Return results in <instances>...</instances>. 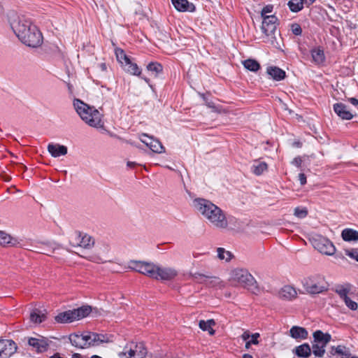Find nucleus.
<instances>
[{"mask_svg": "<svg viewBox=\"0 0 358 358\" xmlns=\"http://www.w3.org/2000/svg\"><path fill=\"white\" fill-rule=\"evenodd\" d=\"M11 29L24 45L37 48L43 43V36L37 27L24 16L12 14L9 16Z\"/></svg>", "mask_w": 358, "mask_h": 358, "instance_id": "f257e3e1", "label": "nucleus"}, {"mask_svg": "<svg viewBox=\"0 0 358 358\" xmlns=\"http://www.w3.org/2000/svg\"><path fill=\"white\" fill-rule=\"evenodd\" d=\"M193 203L196 210L203 215L209 225L217 229L228 227L227 215L220 208L203 199H196Z\"/></svg>", "mask_w": 358, "mask_h": 358, "instance_id": "f03ea898", "label": "nucleus"}, {"mask_svg": "<svg viewBox=\"0 0 358 358\" xmlns=\"http://www.w3.org/2000/svg\"><path fill=\"white\" fill-rule=\"evenodd\" d=\"M73 107L78 115L87 124L94 128H103L102 115L94 106L78 99L73 100Z\"/></svg>", "mask_w": 358, "mask_h": 358, "instance_id": "7ed1b4c3", "label": "nucleus"}, {"mask_svg": "<svg viewBox=\"0 0 358 358\" xmlns=\"http://www.w3.org/2000/svg\"><path fill=\"white\" fill-rule=\"evenodd\" d=\"M228 281L247 289L252 293H257L259 290L256 279L245 268H231L228 273Z\"/></svg>", "mask_w": 358, "mask_h": 358, "instance_id": "20e7f679", "label": "nucleus"}, {"mask_svg": "<svg viewBox=\"0 0 358 358\" xmlns=\"http://www.w3.org/2000/svg\"><path fill=\"white\" fill-rule=\"evenodd\" d=\"M110 245L105 241L99 242L94 251L83 256L84 258L96 264H106L113 262Z\"/></svg>", "mask_w": 358, "mask_h": 358, "instance_id": "39448f33", "label": "nucleus"}, {"mask_svg": "<svg viewBox=\"0 0 358 358\" xmlns=\"http://www.w3.org/2000/svg\"><path fill=\"white\" fill-rule=\"evenodd\" d=\"M276 22L277 18L273 15L264 17L261 29L266 37V41L274 48H280V37L277 31Z\"/></svg>", "mask_w": 358, "mask_h": 358, "instance_id": "423d86ee", "label": "nucleus"}, {"mask_svg": "<svg viewBox=\"0 0 358 358\" xmlns=\"http://www.w3.org/2000/svg\"><path fill=\"white\" fill-rule=\"evenodd\" d=\"M301 284L306 292L310 294H317L328 289L329 285L325 278L320 275L305 277Z\"/></svg>", "mask_w": 358, "mask_h": 358, "instance_id": "0eeeda50", "label": "nucleus"}, {"mask_svg": "<svg viewBox=\"0 0 358 358\" xmlns=\"http://www.w3.org/2000/svg\"><path fill=\"white\" fill-rule=\"evenodd\" d=\"M91 311V306H83L78 308L59 313L55 317V320L58 323H71L87 317Z\"/></svg>", "mask_w": 358, "mask_h": 358, "instance_id": "6e6552de", "label": "nucleus"}, {"mask_svg": "<svg viewBox=\"0 0 358 358\" xmlns=\"http://www.w3.org/2000/svg\"><path fill=\"white\" fill-rule=\"evenodd\" d=\"M310 241L313 246L320 252L327 255H333L335 253L336 248L334 244L327 238L315 235Z\"/></svg>", "mask_w": 358, "mask_h": 358, "instance_id": "1a4fd4ad", "label": "nucleus"}, {"mask_svg": "<svg viewBox=\"0 0 358 358\" xmlns=\"http://www.w3.org/2000/svg\"><path fill=\"white\" fill-rule=\"evenodd\" d=\"M155 267L156 264L153 263L136 260H131L128 266L129 269L152 278L154 277Z\"/></svg>", "mask_w": 358, "mask_h": 358, "instance_id": "9d476101", "label": "nucleus"}, {"mask_svg": "<svg viewBox=\"0 0 358 358\" xmlns=\"http://www.w3.org/2000/svg\"><path fill=\"white\" fill-rule=\"evenodd\" d=\"M178 275V271L176 268L170 266H159L156 264L153 278L163 281H171Z\"/></svg>", "mask_w": 358, "mask_h": 358, "instance_id": "9b49d317", "label": "nucleus"}, {"mask_svg": "<svg viewBox=\"0 0 358 358\" xmlns=\"http://www.w3.org/2000/svg\"><path fill=\"white\" fill-rule=\"evenodd\" d=\"M146 355L147 350L142 343L136 344L134 349L119 354L120 357L124 356L126 358H145Z\"/></svg>", "mask_w": 358, "mask_h": 358, "instance_id": "f8f14e48", "label": "nucleus"}, {"mask_svg": "<svg viewBox=\"0 0 358 358\" xmlns=\"http://www.w3.org/2000/svg\"><path fill=\"white\" fill-rule=\"evenodd\" d=\"M140 140L142 143L149 147L154 152L162 153L165 151L164 148L157 139H154L152 137L148 136L147 134H142L140 137Z\"/></svg>", "mask_w": 358, "mask_h": 358, "instance_id": "ddd939ff", "label": "nucleus"}, {"mask_svg": "<svg viewBox=\"0 0 358 358\" xmlns=\"http://www.w3.org/2000/svg\"><path fill=\"white\" fill-rule=\"evenodd\" d=\"M75 238L76 240V245L85 249H90L95 243L94 238L87 234L76 233Z\"/></svg>", "mask_w": 358, "mask_h": 358, "instance_id": "4468645a", "label": "nucleus"}, {"mask_svg": "<svg viewBox=\"0 0 358 358\" xmlns=\"http://www.w3.org/2000/svg\"><path fill=\"white\" fill-rule=\"evenodd\" d=\"M15 343L10 340H0V358H8L16 350Z\"/></svg>", "mask_w": 358, "mask_h": 358, "instance_id": "2eb2a0df", "label": "nucleus"}, {"mask_svg": "<svg viewBox=\"0 0 358 358\" xmlns=\"http://www.w3.org/2000/svg\"><path fill=\"white\" fill-rule=\"evenodd\" d=\"M278 297L282 300L292 301L297 297V291L289 285H284L278 291Z\"/></svg>", "mask_w": 358, "mask_h": 358, "instance_id": "dca6fc26", "label": "nucleus"}, {"mask_svg": "<svg viewBox=\"0 0 358 358\" xmlns=\"http://www.w3.org/2000/svg\"><path fill=\"white\" fill-rule=\"evenodd\" d=\"M69 340L71 343L76 348H83L89 345L87 333L85 334H71Z\"/></svg>", "mask_w": 358, "mask_h": 358, "instance_id": "f3484780", "label": "nucleus"}, {"mask_svg": "<svg viewBox=\"0 0 358 358\" xmlns=\"http://www.w3.org/2000/svg\"><path fill=\"white\" fill-rule=\"evenodd\" d=\"M48 151L53 157L64 156L67 154V148L59 144L50 143L48 145Z\"/></svg>", "mask_w": 358, "mask_h": 358, "instance_id": "a211bd4d", "label": "nucleus"}, {"mask_svg": "<svg viewBox=\"0 0 358 358\" xmlns=\"http://www.w3.org/2000/svg\"><path fill=\"white\" fill-rule=\"evenodd\" d=\"M175 8L180 12H193L195 6L187 0H171Z\"/></svg>", "mask_w": 358, "mask_h": 358, "instance_id": "6ab92c4d", "label": "nucleus"}, {"mask_svg": "<svg viewBox=\"0 0 358 358\" xmlns=\"http://www.w3.org/2000/svg\"><path fill=\"white\" fill-rule=\"evenodd\" d=\"M334 110L335 113L343 120H351L353 115L348 110L345 105L341 103H336L334 105Z\"/></svg>", "mask_w": 358, "mask_h": 358, "instance_id": "aec40b11", "label": "nucleus"}, {"mask_svg": "<svg viewBox=\"0 0 358 358\" xmlns=\"http://www.w3.org/2000/svg\"><path fill=\"white\" fill-rule=\"evenodd\" d=\"M289 336L296 340H304L308 338L307 330L301 327L293 326L289 330Z\"/></svg>", "mask_w": 358, "mask_h": 358, "instance_id": "412c9836", "label": "nucleus"}, {"mask_svg": "<svg viewBox=\"0 0 358 358\" xmlns=\"http://www.w3.org/2000/svg\"><path fill=\"white\" fill-rule=\"evenodd\" d=\"M268 170V164L265 162L255 159L252 162L251 166V171L255 176H261Z\"/></svg>", "mask_w": 358, "mask_h": 358, "instance_id": "4be33fe9", "label": "nucleus"}, {"mask_svg": "<svg viewBox=\"0 0 358 358\" xmlns=\"http://www.w3.org/2000/svg\"><path fill=\"white\" fill-rule=\"evenodd\" d=\"M266 73L271 78L278 81L283 80L285 77V72L277 66H268Z\"/></svg>", "mask_w": 358, "mask_h": 358, "instance_id": "5701e85b", "label": "nucleus"}, {"mask_svg": "<svg viewBox=\"0 0 358 358\" xmlns=\"http://www.w3.org/2000/svg\"><path fill=\"white\" fill-rule=\"evenodd\" d=\"M313 61L317 65L323 64L325 61L324 50L320 47L313 48L311 50Z\"/></svg>", "mask_w": 358, "mask_h": 358, "instance_id": "b1692460", "label": "nucleus"}, {"mask_svg": "<svg viewBox=\"0 0 358 358\" xmlns=\"http://www.w3.org/2000/svg\"><path fill=\"white\" fill-rule=\"evenodd\" d=\"M17 241L5 231H0V245L4 247L15 246Z\"/></svg>", "mask_w": 358, "mask_h": 358, "instance_id": "393cba45", "label": "nucleus"}, {"mask_svg": "<svg viewBox=\"0 0 358 358\" xmlns=\"http://www.w3.org/2000/svg\"><path fill=\"white\" fill-rule=\"evenodd\" d=\"M314 343H317L327 345L331 341V335L329 334H324L322 331L318 330L313 333Z\"/></svg>", "mask_w": 358, "mask_h": 358, "instance_id": "a878e982", "label": "nucleus"}, {"mask_svg": "<svg viewBox=\"0 0 358 358\" xmlns=\"http://www.w3.org/2000/svg\"><path fill=\"white\" fill-rule=\"evenodd\" d=\"M28 343L29 345L36 348V350L38 352L45 351L48 347V343H46V341L35 338H29L28 341Z\"/></svg>", "mask_w": 358, "mask_h": 358, "instance_id": "bb28decb", "label": "nucleus"}, {"mask_svg": "<svg viewBox=\"0 0 358 358\" xmlns=\"http://www.w3.org/2000/svg\"><path fill=\"white\" fill-rule=\"evenodd\" d=\"M294 352L299 357H308L311 354V349L308 344L304 343L297 346Z\"/></svg>", "mask_w": 358, "mask_h": 358, "instance_id": "cd10ccee", "label": "nucleus"}, {"mask_svg": "<svg viewBox=\"0 0 358 358\" xmlns=\"http://www.w3.org/2000/svg\"><path fill=\"white\" fill-rule=\"evenodd\" d=\"M225 286L224 281L218 276L209 275L207 285L208 287H218L220 289L224 288Z\"/></svg>", "mask_w": 358, "mask_h": 358, "instance_id": "c85d7f7f", "label": "nucleus"}, {"mask_svg": "<svg viewBox=\"0 0 358 358\" xmlns=\"http://www.w3.org/2000/svg\"><path fill=\"white\" fill-rule=\"evenodd\" d=\"M342 238L344 241H358V231L351 229H345L342 231Z\"/></svg>", "mask_w": 358, "mask_h": 358, "instance_id": "c756f323", "label": "nucleus"}, {"mask_svg": "<svg viewBox=\"0 0 358 358\" xmlns=\"http://www.w3.org/2000/svg\"><path fill=\"white\" fill-rule=\"evenodd\" d=\"M215 324L213 320H208L207 321L200 320L199 326L203 331H208L210 335H214L215 330L212 328Z\"/></svg>", "mask_w": 358, "mask_h": 358, "instance_id": "7c9ffc66", "label": "nucleus"}, {"mask_svg": "<svg viewBox=\"0 0 358 358\" xmlns=\"http://www.w3.org/2000/svg\"><path fill=\"white\" fill-rule=\"evenodd\" d=\"M45 315L38 310H34L30 314V320L31 322L35 324L41 323L43 321L45 320Z\"/></svg>", "mask_w": 358, "mask_h": 358, "instance_id": "2f4dec72", "label": "nucleus"}, {"mask_svg": "<svg viewBox=\"0 0 358 358\" xmlns=\"http://www.w3.org/2000/svg\"><path fill=\"white\" fill-rule=\"evenodd\" d=\"M104 336L103 335L97 334L95 333L88 332L87 339L89 345H96L103 343Z\"/></svg>", "mask_w": 358, "mask_h": 358, "instance_id": "473e14b6", "label": "nucleus"}, {"mask_svg": "<svg viewBox=\"0 0 358 358\" xmlns=\"http://www.w3.org/2000/svg\"><path fill=\"white\" fill-rule=\"evenodd\" d=\"M243 64L245 69L251 71H257L260 68L259 62L255 59H248L243 62Z\"/></svg>", "mask_w": 358, "mask_h": 358, "instance_id": "72a5a7b5", "label": "nucleus"}, {"mask_svg": "<svg viewBox=\"0 0 358 358\" xmlns=\"http://www.w3.org/2000/svg\"><path fill=\"white\" fill-rule=\"evenodd\" d=\"M217 252L219 259L224 260L227 262H229L234 257V255L231 252L226 250L222 248H218Z\"/></svg>", "mask_w": 358, "mask_h": 358, "instance_id": "f704fd0d", "label": "nucleus"}, {"mask_svg": "<svg viewBox=\"0 0 358 358\" xmlns=\"http://www.w3.org/2000/svg\"><path fill=\"white\" fill-rule=\"evenodd\" d=\"M115 55L117 61L122 64V66H124L125 64H128L130 61L129 57L125 54L123 50L121 48L115 49Z\"/></svg>", "mask_w": 358, "mask_h": 358, "instance_id": "c9c22d12", "label": "nucleus"}, {"mask_svg": "<svg viewBox=\"0 0 358 358\" xmlns=\"http://www.w3.org/2000/svg\"><path fill=\"white\" fill-rule=\"evenodd\" d=\"M124 69L127 73L134 76H139L141 73L137 64L132 63L131 60L124 64Z\"/></svg>", "mask_w": 358, "mask_h": 358, "instance_id": "e433bc0d", "label": "nucleus"}, {"mask_svg": "<svg viewBox=\"0 0 358 358\" xmlns=\"http://www.w3.org/2000/svg\"><path fill=\"white\" fill-rule=\"evenodd\" d=\"M332 350H334V354L338 355L341 358H349L351 355L349 349L343 345H338L336 348H332Z\"/></svg>", "mask_w": 358, "mask_h": 358, "instance_id": "4c0bfd02", "label": "nucleus"}, {"mask_svg": "<svg viewBox=\"0 0 358 358\" xmlns=\"http://www.w3.org/2000/svg\"><path fill=\"white\" fill-rule=\"evenodd\" d=\"M303 3L304 0H291L288 6L292 12H298L303 8Z\"/></svg>", "mask_w": 358, "mask_h": 358, "instance_id": "58836bf2", "label": "nucleus"}, {"mask_svg": "<svg viewBox=\"0 0 358 358\" xmlns=\"http://www.w3.org/2000/svg\"><path fill=\"white\" fill-rule=\"evenodd\" d=\"M325 347L326 345L320 344L317 343H314L313 344V352L316 357H321L324 355L325 352Z\"/></svg>", "mask_w": 358, "mask_h": 358, "instance_id": "ea45409f", "label": "nucleus"}, {"mask_svg": "<svg viewBox=\"0 0 358 358\" xmlns=\"http://www.w3.org/2000/svg\"><path fill=\"white\" fill-rule=\"evenodd\" d=\"M191 276L197 282H199L200 284H203L205 286L207 285V282H208V276L209 275H205V274L196 272V273H192Z\"/></svg>", "mask_w": 358, "mask_h": 358, "instance_id": "a19ab883", "label": "nucleus"}, {"mask_svg": "<svg viewBox=\"0 0 358 358\" xmlns=\"http://www.w3.org/2000/svg\"><path fill=\"white\" fill-rule=\"evenodd\" d=\"M148 71L155 73L156 75L161 73L163 70L162 66L157 62H151L147 66Z\"/></svg>", "mask_w": 358, "mask_h": 358, "instance_id": "79ce46f5", "label": "nucleus"}, {"mask_svg": "<svg viewBox=\"0 0 358 358\" xmlns=\"http://www.w3.org/2000/svg\"><path fill=\"white\" fill-rule=\"evenodd\" d=\"M260 335L259 333H255L251 335V339L250 341H248L245 343V348L249 349L252 344L253 345H258L259 341L258 338H259Z\"/></svg>", "mask_w": 358, "mask_h": 358, "instance_id": "37998d69", "label": "nucleus"}, {"mask_svg": "<svg viewBox=\"0 0 358 358\" xmlns=\"http://www.w3.org/2000/svg\"><path fill=\"white\" fill-rule=\"evenodd\" d=\"M350 289L348 287H341L336 289V293L340 296V297L345 301L348 298V293Z\"/></svg>", "mask_w": 358, "mask_h": 358, "instance_id": "c03bdc74", "label": "nucleus"}, {"mask_svg": "<svg viewBox=\"0 0 358 358\" xmlns=\"http://www.w3.org/2000/svg\"><path fill=\"white\" fill-rule=\"evenodd\" d=\"M294 214L299 218H304L308 215V210L306 208H301L297 207L294 209Z\"/></svg>", "mask_w": 358, "mask_h": 358, "instance_id": "a18cd8bd", "label": "nucleus"}, {"mask_svg": "<svg viewBox=\"0 0 358 358\" xmlns=\"http://www.w3.org/2000/svg\"><path fill=\"white\" fill-rule=\"evenodd\" d=\"M344 301H345V305H346V306H347L350 309H351V310H357V308H358V305H357V303L355 301H354L351 300L349 297H348V299H346Z\"/></svg>", "mask_w": 358, "mask_h": 358, "instance_id": "49530a36", "label": "nucleus"}, {"mask_svg": "<svg viewBox=\"0 0 358 358\" xmlns=\"http://www.w3.org/2000/svg\"><path fill=\"white\" fill-rule=\"evenodd\" d=\"M273 8V6L268 5L262 9L261 15H262L263 20L264 19V17H269L271 15H267V14L272 13Z\"/></svg>", "mask_w": 358, "mask_h": 358, "instance_id": "de8ad7c7", "label": "nucleus"}, {"mask_svg": "<svg viewBox=\"0 0 358 358\" xmlns=\"http://www.w3.org/2000/svg\"><path fill=\"white\" fill-rule=\"evenodd\" d=\"M291 30L294 35L299 36L302 33L301 28L299 24H292L291 25Z\"/></svg>", "mask_w": 358, "mask_h": 358, "instance_id": "09e8293b", "label": "nucleus"}, {"mask_svg": "<svg viewBox=\"0 0 358 358\" xmlns=\"http://www.w3.org/2000/svg\"><path fill=\"white\" fill-rule=\"evenodd\" d=\"M36 252L41 254H45L48 255H50L51 252H53V250L49 245H47V248H38L36 250Z\"/></svg>", "mask_w": 358, "mask_h": 358, "instance_id": "8fccbe9b", "label": "nucleus"}, {"mask_svg": "<svg viewBox=\"0 0 358 358\" xmlns=\"http://www.w3.org/2000/svg\"><path fill=\"white\" fill-rule=\"evenodd\" d=\"M299 181H300V183L303 185H305L306 183V177L305 176V174L303 173H300L299 175Z\"/></svg>", "mask_w": 358, "mask_h": 358, "instance_id": "3c124183", "label": "nucleus"}, {"mask_svg": "<svg viewBox=\"0 0 358 358\" xmlns=\"http://www.w3.org/2000/svg\"><path fill=\"white\" fill-rule=\"evenodd\" d=\"M250 338H251V335L250 334L248 331H245L241 335V338L245 341H247Z\"/></svg>", "mask_w": 358, "mask_h": 358, "instance_id": "603ef678", "label": "nucleus"}, {"mask_svg": "<svg viewBox=\"0 0 358 358\" xmlns=\"http://www.w3.org/2000/svg\"><path fill=\"white\" fill-rule=\"evenodd\" d=\"M292 164L299 167L301 164V159L300 157H296L293 159Z\"/></svg>", "mask_w": 358, "mask_h": 358, "instance_id": "864d4df0", "label": "nucleus"}, {"mask_svg": "<svg viewBox=\"0 0 358 358\" xmlns=\"http://www.w3.org/2000/svg\"><path fill=\"white\" fill-rule=\"evenodd\" d=\"M349 101L352 104H353L355 106L358 105V100L355 98H350V99H349Z\"/></svg>", "mask_w": 358, "mask_h": 358, "instance_id": "5fc2aeb1", "label": "nucleus"}, {"mask_svg": "<svg viewBox=\"0 0 358 358\" xmlns=\"http://www.w3.org/2000/svg\"><path fill=\"white\" fill-rule=\"evenodd\" d=\"M356 254H358L357 252H348L347 255L354 259H355Z\"/></svg>", "mask_w": 358, "mask_h": 358, "instance_id": "6e6d98bb", "label": "nucleus"}, {"mask_svg": "<svg viewBox=\"0 0 358 358\" xmlns=\"http://www.w3.org/2000/svg\"><path fill=\"white\" fill-rule=\"evenodd\" d=\"M101 71H105L106 70V65L105 63H101L100 65H99Z\"/></svg>", "mask_w": 358, "mask_h": 358, "instance_id": "4d7b16f0", "label": "nucleus"}, {"mask_svg": "<svg viewBox=\"0 0 358 358\" xmlns=\"http://www.w3.org/2000/svg\"><path fill=\"white\" fill-rule=\"evenodd\" d=\"M71 358H83V357L80 355L76 353L72 355Z\"/></svg>", "mask_w": 358, "mask_h": 358, "instance_id": "13d9d810", "label": "nucleus"}, {"mask_svg": "<svg viewBox=\"0 0 358 358\" xmlns=\"http://www.w3.org/2000/svg\"><path fill=\"white\" fill-rule=\"evenodd\" d=\"M136 163L135 162H127V166H129V167H134L135 166Z\"/></svg>", "mask_w": 358, "mask_h": 358, "instance_id": "bf43d9fd", "label": "nucleus"}, {"mask_svg": "<svg viewBox=\"0 0 358 358\" xmlns=\"http://www.w3.org/2000/svg\"><path fill=\"white\" fill-rule=\"evenodd\" d=\"M50 358H63L59 354H55L54 355L51 356Z\"/></svg>", "mask_w": 358, "mask_h": 358, "instance_id": "052dcab7", "label": "nucleus"}, {"mask_svg": "<svg viewBox=\"0 0 358 358\" xmlns=\"http://www.w3.org/2000/svg\"><path fill=\"white\" fill-rule=\"evenodd\" d=\"M243 358H253L252 356L251 355H249V354H244L243 355Z\"/></svg>", "mask_w": 358, "mask_h": 358, "instance_id": "680f3d73", "label": "nucleus"}, {"mask_svg": "<svg viewBox=\"0 0 358 358\" xmlns=\"http://www.w3.org/2000/svg\"><path fill=\"white\" fill-rule=\"evenodd\" d=\"M315 1V0H304L305 3L311 4Z\"/></svg>", "mask_w": 358, "mask_h": 358, "instance_id": "e2e57ef3", "label": "nucleus"}, {"mask_svg": "<svg viewBox=\"0 0 358 358\" xmlns=\"http://www.w3.org/2000/svg\"><path fill=\"white\" fill-rule=\"evenodd\" d=\"M91 358H101V357L98 355H93Z\"/></svg>", "mask_w": 358, "mask_h": 358, "instance_id": "0e129e2a", "label": "nucleus"}, {"mask_svg": "<svg viewBox=\"0 0 358 358\" xmlns=\"http://www.w3.org/2000/svg\"><path fill=\"white\" fill-rule=\"evenodd\" d=\"M355 259L358 262V254H356Z\"/></svg>", "mask_w": 358, "mask_h": 358, "instance_id": "69168bd1", "label": "nucleus"}, {"mask_svg": "<svg viewBox=\"0 0 358 358\" xmlns=\"http://www.w3.org/2000/svg\"><path fill=\"white\" fill-rule=\"evenodd\" d=\"M352 358H357V357H352Z\"/></svg>", "mask_w": 358, "mask_h": 358, "instance_id": "338daca9", "label": "nucleus"}]
</instances>
